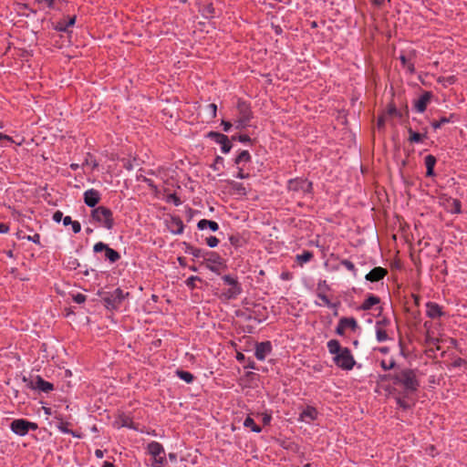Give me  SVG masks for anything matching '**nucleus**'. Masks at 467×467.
Here are the masks:
<instances>
[{
	"instance_id": "f257e3e1",
	"label": "nucleus",
	"mask_w": 467,
	"mask_h": 467,
	"mask_svg": "<svg viewBox=\"0 0 467 467\" xmlns=\"http://www.w3.org/2000/svg\"><path fill=\"white\" fill-rule=\"evenodd\" d=\"M383 379L391 381L394 386L400 387L401 393L405 396L415 393L420 387L416 371L408 368H400L392 374L385 375Z\"/></svg>"
},
{
	"instance_id": "f03ea898",
	"label": "nucleus",
	"mask_w": 467,
	"mask_h": 467,
	"mask_svg": "<svg viewBox=\"0 0 467 467\" xmlns=\"http://www.w3.org/2000/svg\"><path fill=\"white\" fill-rule=\"evenodd\" d=\"M327 347L337 368L343 370H351L354 368L356 360L348 348L342 347L337 339H330Z\"/></svg>"
},
{
	"instance_id": "7ed1b4c3",
	"label": "nucleus",
	"mask_w": 467,
	"mask_h": 467,
	"mask_svg": "<svg viewBox=\"0 0 467 467\" xmlns=\"http://www.w3.org/2000/svg\"><path fill=\"white\" fill-rule=\"evenodd\" d=\"M89 221L97 226L107 230H112L115 224L112 211L102 205L91 210Z\"/></svg>"
},
{
	"instance_id": "20e7f679",
	"label": "nucleus",
	"mask_w": 467,
	"mask_h": 467,
	"mask_svg": "<svg viewBox=\"0 0 467 467\" xmlns=\"http://www.w3.org/2000/svg\"><path fill=\"white\" fill-rule=\"evenodd\" d=\"M223 285L228 288L223 290L220 297L223 300H233L238 297L243 292L242 285L234 275H223L221 277Z\"/></svg>"
},
{
	"instance_id": "39448f33",
	"label": "nucleus",
	"mask_w": 467,
	"mask_h": 467,
	"mask_svg": "<svg viewBox=\"0 0 467 467\" xmlns=\"http://www.w3.org/2000/svg\"><path fill=\"white\" fill-rule=\"evenodd\" d=\"M238 116L235 120L236 129L242 130L250 126V122L254 118V113L251 109L250 103L245 100L238 99L237 101Z\"/></svg>"
},
{
	"instance_id": "423d86ee",
	"label": "nucleus",
	"mask_w": 467,
	"mask_h": 467,
	"mask_svg": "<svg viewBox=\"0 0 467 467\" xmlns=\"http://www.w3.org/2000/svg\"><path fill=\"white\" fill-rule=\"evenodd\" d=\"M104 306L109 310H117L125 298V295L120 288H116L112 292L99 293Z\"/></svg>"
},
{
	"instance_id": "0eeeda50",
	"label": "nucleus",
	"mask_w": 467,
	"mask_h": 467,
	"mask_svg": "<svg viewBox=\"0 0 467 467\" xmlns=\"http://www.w3.org/2000/svg\"><path fill=\"white\" fill-rule=\"evenodd\" d=\"M147 452L152 457L151 467H163L166 458L162 444L155 441L149 442Z\"/></svg>"
},
{
	"instance_id": "6e6552de",
	"label": "nucleus",
	"mask_w": 467,
	"mask_h": 467,
	"mask_svg": "<svg viewBox=\"0 0 467 467\" xmlns=\"http://www.w3.org/2000/svg\"><path fill=\"white\" fill-rule=\"evenodd\" d=\"M287 190L294 193L306 195L312 193L313 183L307 179L297 177L288 181Z\"/></svg>"
},
{
	"instance_id": "1a4fd4ad",
	"label": "nucleus",
	"mask_w": 467,
	"mask_h": 467,
	"mask_svg": "<svg viewBox=\"0 0 467 467\" xmlns=\"http://www.w3.org/2000/svg\"><path fill=\"white\" fill-rule=\"evenodd\" d=\"M10 429L16 435L25 436L29 431H36L38 425L36 422H31L25 419H17L11 422Z\"/></svg>"
},
{
	"instance_id": "9d476101",
	"label": "nucleus",
	"mask_w": 467,
	"mask_h": 467,
	"mask_svg": "<svg viewBox=\"0 0 467 467\" xmlns=\"http://www.w3.org/2000/svg\"><path fill=\"white\" fill-rule=\"evenodd\" d=\"M22 380L26 383V387L31 389H38L42 392L48 393L54 389V385L42 377L36 376V381L27 379L26 376L23 377Z\"/></svg>"
},
{
	"instance_id": "9b49d317",
	"label": "nucleus",
	"mask_w": 467,
	"mask_h": 467,
	"mask_svg": "<svg viewBox=\"0 0 467 467\" xmlns=\"http://www.w3.org/2000/svg\"><path fill=\"white\" fill-rule=\"evenodd\" d=\"M93 251L94 253L105 252V259L110 264H114L120 259V254L103 242L96 243L93 246Z\"/></svg>"
},
{
	"instance_id": "f8f14e48",
	"label": "nucleus",
	"mask_w": 467,
	"mask_h": 467,
	"mask_svg": "<svg viewBox=\"0 0 467 467\" xmlns=\"http://www.w3.org/2000/svg\"><path fill=\"white\" fill-rule=\"evenodd\" d=\"M206 262V267L213 273L220 274L217 265L223 264V258L215 252L207 251L202 257Z\"/></svg>"
},
{
	"instance_id": "ddd939ff",
	"label": "nucleus",
	"mask_w": 467,
	"mask_h": 467,
	"mask_svg": "<svg viewBox=\"0 0 467 467\" xmlns=\"http://www.w3.org/2000/svg\"><path fill=\"white\" fill-rule=\"evenodd\" d=\"M358 324L354 317H341L336 327V334L338 336H344L345 330L349 328L352 331H356L358 328Z\"/></svg>"
},
{
	"instance_id": "4468645a",
	"label": "nucleus",
	"mask_w": 467,
	"mask_h": 467,
	"mask_svg": "<svg viewBox=\"0 0 467 467\" xmlns=\"http://www.w3.org/2000/svg\"><path fill=\"white\" fill-rule=\"evenodd\" d=\"M101 194L96 189L87 190L83 194V200L87 206L90 208H97V204L100 202Z\"/></svg>"
},
{
	"instance_id": "2eb2a0df",
	"label": "nucleus",
	"mask_w": 467,
	"mask_h": 467,
	"mask_svg": "<svg viewBox=\"0 0 467 467\" xmlns=\"http://www.w3.org/2000/svg\"><path fill=\"white\" fill-rule=\"evenodd\" d=\"M272 344L270 341H264L255 344L254 356L258 360H265L272 352Z\"/></svg>"
},
{
	"instance_id": "dca6fc26",
	"label": "nucleus",
	"mask_w": 467,
	"mask_h": 467,
	"mask_svg": "<svg viewBox=\"0 0 467 467\" xmlns=\"http://www.w3.org/2000/svg\"><path fill=\"white\" fill-rule=\"evenodd\" d=\"M433 95L431 91H424L420 97L414 101V109L419 113H423L428 104L431 102Z\"/></svg>"
},
{
	"instance_id": "f3484780",
	"label": "nucleus",
	"mask_w": 467,
	"mask_h": 467,
	"mask_svg": "<svg viewBox=\"0 0 467 467\" xmlns=\"http://www.w3.org/2000/svg\"><path fill=\"white\" fill-rule=\"evenodd\" d=\"M388 275V270L381 266H377L371 269L365 276L367 281L371 283L382 280Z\"/></svg>"
},
{
	"instance_id": "a211bd4d",
	"label": "nucleus",
	"mask_w": 467,
	"mask_h": 467,
	"mask_svg": "<svg viewBox=\"0 0 467 467\" xmlns=\"http://www.w3.org/2000/svg\"><path fill=\"white\" fill-rule=\"evenodd\" d=\"M66 0H36L35 4L38 5V9L42 10L49 8L53 10H60Z\"/></svg>"
},
{
	"instance_id": "6ab92c4d",
	"label": "nucleus",
	"mask_w": 467,
	"mask_h": 467,
	"mask_svg": "<svg viewBox=\"0 0 467 467\" xmlns=\"http://www.w3.org/2000/svg\"><path fill=\"white\" fill-rule=\"evenodd\" d=\"M426 313L430 318H439L444 316L441 306L435 302H428L426 304Z\"/></svg>"
},
{
	"instance_id": "aec40b11",
	"label": "nucleus",
	"mask_w": 467,
	"mask_h": 467,
	"mask_svg": "<svg viewBox=\"0 0 467 467\" xmlns=\"http://www.w3.org/2000/svg\"><path fill=\"white\" fill-rule=\"evenodd\" d=\"M458 116L455 113H451L449 116L441 117L439 119H434L431 122V127L436 130L441 129L443 125L457 121Z\"/></svg>"
},
{
	"instance_id": "412c9836",
	"label": "nucleus",
	"mask_w": 467,
	"mask_h": 467,
	"mask_svg": "<svg viewBox=\"0 0 467 467\" xmlns=\"http://www.w3.org/2000/svg\"><path fill=\"white\" fill-rule=\"evenodd\" d=\"M322 286H324L326 289H329L325 280L322 283H319L317 286V297L320 298L324 305L327 306L330 308H337L339 302L332 303L329 298L323 292H321Z\"/></svg>"
},
{
	"instance_id": "4be33fe9",
	"label": "nucleus",
	"mask_w": 467,
	"mask_h": 467,
	"mask_svg": "<svg viewBox=\"0 0 467 467\" xmlns=\"http://www.w3.org/2000/svg\"><path fill=\"white\" fill-rule=\"evenodd\" d=\"M317 410L313 406H306V408L300 413L299 420L310 422L317 418Z\"/></svg>"
},
{
	"instance_id": "5701e85b",
	"label": "nucleus",
	"mask_w": 467,
	"mask_h": 467,
	"mask_svg": "<svg viewBox=\"0 0 467 467\" xmlns=\"http://www.w3.org/2000/svg\"><path fill=\"white\" fill-rule=\"evenodd\" d=\"M437 159L435 156L429 154L424 158V164L426 166V176L433 177L435 175L434 167L436 165Z\"/></svg>"
},
{
	"instance_id": "b1692460",
	"label": "nucleus",
	"mask_w": 467,
	"mask_h": 467,
	"mask_svg": "<svg viewBox=\"0 0 467 467\" xmlns=\"http://www.w3.org/2000/svg\"><path fill=\"white\" fill-rule=\"evenodd\" d=\"M408 132L410 134V137H409V141L410 143H420L422 142L425 139H427V129L425 128L424 129V132L423 133H419V132H416L414 131L410 127L408 128Z\"/></svg>"
},
{
	"instance_id": "393cba45",
	"label": "nucleus",
	"mask_w": 467,
	"mask_h": 467,
	"mask_svg": "<svg viewBox=\"0 0 467 467\" xmlns=\"http://www.w3.org/2000/svg\"><path fill=\"white\" fill-rule=\"evenodd\" d=\"M197 227L199 230L210 229L212 232L219 230V224L215 221L202 219L198 222Z\"/></svg>"
},
{
	"instance_id": "a878e982",
	"label": "nucleus",
	"mask_w": 467,
	"mask_h": 467,
	"mask_svg": "<svg viewBox=\"0 0 467 467\" xmlns=\"http://www.w3.org/2000/svg\"><path fill=\"white\" fill-rule=\"evenodd\" d=\"M184 224L180 217H172L171 220L170 229L175 234H181L183 232Z\"/></svg>"
},
{
	"instance_id": "bb28decb",
	"label": "nucleus",
	"mask_w": 467,
	"mask_h": 467,
	"mask_svg": "<svg viewBox=\"0 0 467 467\" xmlns=\"http://www.w3.org/2000/svg\"><path fill=\"white\" fill-rule=\"evenodd\" d=\"M380 303V298L375 295H369L360 306V309L367 311L370 310L374 306Z\"/></svg>"
},
{
	"instance_id": "cd10ccee",
	"label": "nucleus",
	"mask_w": 467,
	"mask_h": 467,
	"mask_svg": "<svg viewBox=\"0 0 467 467\" xmlns=\"http://www.w3.org/2000/svg\"><path fill=\"white\" fill-rule=\"evenodd\" d=\"M447 211L451 213L458 214L462 213V202L458 199L448 200Z\"/></svg>"
},
{
	"instance_id": "c85d7f7f",
	"label": "nucleus",
	"mask_w": 467,
	"mask_h": 467,
	"mask_svg": "<svg viewBox=\"0 0 467 467\" xmlns=\"http://www.w3.org/2000/svg\"><path fill=\"white\" fill-rule=\"evenodd\" d=\"M376 338L379 342H384L389 338L387 331L382 327V321L376 322Z\"/></svg>"
},
{
	"instance_id": "c756f323",
	"label": "nucleus",
	"mask_w": 467,
	"mask_h": 467,
	"mask_svg": "<svg viewBox=\"0 0 467 467\" xmlns=\"http://www.w3.org/2000/svg\"><path fill=\"white\" fill-rule=\"evenodd\" d=\"M185 253L190 254L196 258H202L203 256H205V253L207 252L206 250L194 247L190 244L185 243Z\"/></svg>"
},
{
	"instance_id": "7c9ffc66",
	"label": "nucleus",
	"mask_w": 467,
	"mask_h": 467,
	"mask_svg": "<svg viewBox=\"0 0 467 467\" xmlns=\"http://www.w3.org/2000/svg\"><path fill=\"white\" fill-rule=\"evenodd\" d=\"M229 242L234 248H241L246 244V240L240 234L230 235Z\"/></svg>"
},
{
	"instance_id": "2f4dec72",
	"label": "nucleus",
	"mask_w": 467,
	"mask_h": 467,
	"mask_svg": "<svg viewBox=\"0 0 467 467\" xmlns=\"http://www.w3.org/2000/svg\"><path fill=\"white\" fill-rule=\"evenodd\" d=\"M252 160V156L248 150H241L234 159V164L239 166L242 163H248Z\"/></svg>"
},
{
	"instance_id": "473e14b6",
	"label": "nucleus",
	"mask_w": 467,
	"mask_h": 467,
	"mask_svg": "<svg viewBox=\"0 0 467 467\" xmlns=\"http://www.w3.org/2000/svg\"><path fill=\"white\" fill-rule=\"evenodd\" d=\"M118 422L119 423L120 427H126L132 430L137 429L134 425L132 419L130 416L124 414L120 415L119 417Z\"/></svg>"
},
{
	"instance_id": "72a5a7b5",
	"label": "nucleus",
	"mask_w": 467,
	"mask_h": 467,
	"mask_svg": "<svg viewBox=\"0 0 467 467\" xmlns=\"http://www.w3.org/2000/svg\"><path fill=\"white\" fill-rule=\"evenodd\" d=\"M206 137L211 139L212 140L215 141L218 144H220L221 142L225 141V140H227L226 135L217 132V131H209L206 134Z\"/></svg>"
},
{
	"instance_id": "f704fd0d",
	"label": "nucleus",
	"mask_w": 467,
	"mask_h": 467,
	"mask_svg": "<svg viewBox=\"0 0 467 467\" xmlns=\"http://www.w3.org/2000/svg\"><path fill=\"white\" fill-rule=\"evenodd\" d=\"M175 373L181 379H182L186 383H192L194 380L193 374H192L189 371L177 369Z\"/></svg>"
},
{
	"instance_id": "c9c22d12",
	"label": "nucleus",
	"mask_w": 467,
	"mask_h": 467,
	"mask_svg": "<svg viewBox=\"0 0 467 467\" xmlns=\"http://www.w3.org/2000/svg\"><path fill=\"white\" fill-rule=\"evenodd\" d=\"M244 426L245 428H249L252 431L254 432H256V433H259L262 431V429L260 426H258L254 419H252L251 417H247L244 421Z\"/></svg>"
},
{
	"instance_id": "e433bc0d",
	"label": "nucleus",
	"mask_w": 467,
	"mask_h": 467,
	"mask_svg": "<svg viewBox=\"0 0 467 467\" xmlns=\"http://www.w3.org/2000/svg\"><path fill=\"white\" fill-rule=\"evenodd\" d=\"M407 397L408 396H405L404 394L400 392V394L395 398L397 405L405 410L410 408V404L405 400V398Z\"/></svg>"
},
{
	"instance_id": "4c0bfd02",
	"label": "nucleus",
	"mask_w": 467,
	"mask_h": 467,
	"mask_svg": "<svg viewBox=\"0 0 467 467\" xmlns=\"http://www.w3.org/2000/svg\"><path fill=\"white\" fill-rule=\"evenodd\" d=\"M313 258V253L310 251H304L301 254L296 255V261L303 265L309 262Z\"/></svg>"
},
{
	"instance_id": "58836bf2",
	"label": "nucleus",
	"mask_w": 467,
	"mask_h": 467,
	"mask_svg": "<svg viewBox=\"0 0 467 467\" xmlns=\"http://www.w3.org/2000/svg\"><path fill=\"white\" fill-rule=\"evenodd\" d=\"M230 185L236 193L240 195H246V189L243 183L232 181Z\"/></svg>"
},
{
	"instance_id": "ea45409f",
	"label": "nucleus",
	"mask_w": 467,
	"mask_h": 467,
	"mask_svg": "<svg viewBox=\"0 0 467 467\" xmlns=\"http://www.w3.org/2000/svg\"><path fill=\"white\" fill-rule=\"evenodd\" d=\"M380 367L383 370L388 371V370L395 368L397 367V363L393 358H391L389 360L382 359L380 361Z\"/></svg>"
},
{
	"instance_id": "a19ab883",
	"label": "nucleus",
	"mask_w": 467,
	"mask_h": 467,
	"mask_svg": "<svg viewBox=\"0 0 467 467\" xmlns=\"http://www.w3.org/2000/svg\"><path fill=\"white\" fill-rule=\"evenodd\" d=\"M457 78L455 76L439 77L437 79L438 83L442 84L444 87L447 85H452L456 82Z\"/></svg>"
},
{
	"instance_id": "79ce46f5",
	"label": "nucleus",
	"mask_w": 467,
	"mask_h": 467,
	"mask_svg": "<svg viewBox=\"0 0 467 467\" xmlns=\"http://www.w3.org/2000/svg\"><path fill=\"white\" fill-rule=\"evenodd\" d=\"M340 265L345 266L348 271H350L354 276H357L358 270L351 261L348 259H343L341 260Z\"/></svg>"
},
{
	"instance_id": "37998d69",
	"label": "nucleus",
	"mask_w": 467,
	"mask_h": 467,
	"mask_svg": "<svg viewBox=\"0 0 467 467\" xmlns=\"http://www.w3.org/2000/svg\"><path fill=\"white\" fill-rule=\"evenodd\" d=\"M53 28L57 32H68L66 20H60L53 24Z\"/></svg>"
},
{
	"instance_id": "c03bdc74",
	"label": "nucleus",
	"mask_w": 467,
	"mask_h": 467,
	"mask_svg": "<svg viewBox=\"0 0 467 467\" xmlns=\"http://www.w3.org/2000/svg\"><path fill=\"white\" fill-rule=\"evenodd\" d=\"M224 159L221 156H216L214 159L213 163L211 165V168L215 171H219L221 168L223 166Z\"/></svg>"
},
{
	"instance_id": "a18cd8bd",
	"label": "nucleus",
	"mask_w": 467,
	"mask_h": 467,
	"mask_svg": "<svg viewBox=\"0 0 467 467\" xmlns=\"http://www.w3.org/2000/svg\"><path fill=\"white\" fill-rule=\"evenodd\" d=\"M84 164L90 165L92 170H95L99 167V162L97 161L96 158L90 153H88Z\"/></svg>"
},
{
	"instance_id": "49530a36",
	"label": "nucleus",
	"mask_w": 467,
	"mask_h": 467,
	"mask_svg": "<svg viewBox=\"0 0 467 467\" xmlns=\"http://www.w3.org/2000/svg\"><path fill=\"white\" fill-rule=\"evenodd\" d=\"M196 281H201V278L196 275H192L186 279L185 284L188 288H190L191 290H193L196 287V285H195Z\"/></svg>"
},
{
	"instance_id": "de8ad7c7",
	"label": "nucleus",
	"mask_w": 467,
	"mask_h": 467,
	"mask_svg": "<svg viewBox=\"0 0 467 467\" xmlns=\"http://www.w3.org/2000/svg\"><path fill=\"white\" fill-rule=\"evenodd\" d=\"M396 118L400 119V120L406 119L409 118V108L406 105L403 110L397 109V113L395 114Z\"/></svg>"
},
{
	"instance_id": "09e8293b",
	"label": "nucleus",
	"mask_w": 467,
	"mask_h": 467,
	"mask_svg": "<svg viewBox=\"0 0 467 467\" xmlns=\"http://www.w3.org/2000/svg\"><path fill=\"white\" fill-rule=\"evenodd\" d=\"M80 266V264L77 258L69 257L67 262V267L71 270H75Z\"/></svg>"
},
{
	"instance_id": "8fccbe9b",
	"label": "nucleus",
	"mask_w": 467,
	"mask_h": 467,
	"mask_svg": "<svg viewBox=\"0 0 467 467\" xmlns=\"http://www.w3.org/2000/svg\"><path fill=\"white\" fill-rule=\"evenodd\" d=\"M167 202H172L175 206H179L182 204V201L180 197L176 193H171L167 196Z\"/></svg>"
},
{
	"instance_id": "3c124183",
	"label": "nucleus",
	"mask_w": 467,
	"mask_h": 467,
	"mask_svg": "<svg viewBox=\"0 0 467 467\" xmlns=\"http://www.w3.org/2000/svg\"><path fill=\"white\" fill-rule=\"evenodd\" d=\"M220 145H221L222 152L224 154L230 152V150L233 147L228 137H227V140H225V141L221 142Z\"/></svg>"
},
{
	"instance_id": "603ef678",
	"label": "nucleus",
	"mask_w": 467,
	"mask_h": 467,
	"mask_svg": "<svg viewBox=\"0 0 467 467\" xmlns=\"http://www.w3.org/2000/svg\"><path fill=\"white\" fill-rule=\"evenodd\" d=\"M232 140H238L242 143L251 142L252 140L247 134H241L238 136H233Z\"/></svg>"
},
{
	"instance_id": "864d4df0",
	"label": "nucleus",
	"mask_w": 467,
	"mask_h": 467,
	"mask_svg": "<svg viewBox=\"0 0 467 467\" xmlns=\"http://www.w3.org/2000/svg\"><path fill=\"white\" fill-rule=\"evenodd\" d=\"M219 239L215 236H209L206 238V244L209 247L213 248L219 244Z\"/></svg>"
},
{
	"instance_id": "5fc2aeb1",
	"label": "nucleus",
	"mask_w": 467,
	"mask_h": 467,
	"mask_svg": "<svg viewBox=\"0 0 467 467\" xmlns=\"http://www.w3.org/2000/svg\"><path fill=\"white\" fill-rule=\"evenodd\" d=\"M87 300V296L84 294L78 293L73 296V301L77 304H82Z\"/></svg>"
},
{
	"instance_id": "6e6d98bb",
	"label": "nucleus",
	"mask_w": 467,
	"mask_h": 467,
	"mask_svg": "<svg viewBox=\"0 0 467 467\" xmlns=\"http://www.w3.org/2000/svg\"><path fill=\"white\" fill-rule=\"evenodd\" d=\"M397 107L394 103H389L387 108V114L390 117H394L397 113Z\"/></svg>"
},
{
	"instance_id": "4d7b16f0",
	"label": "nucleus",
	"mask_w": 467,
	"mask_h": 467,
	"mask_svg": "<svg viewBox=\"0 0 467 467\" xmlns=\"http://www.w3.org/2000/svg\"><path fill=\"white\" fill-rule=\"evenodd\" d=\"M237 168H238V172H237V175H236L237 178H239V179H247V178L250 177V174L248 172H244L243 167L237 166Z\"/></svg>"
},
{
	"instance_id": "13d9d810",
	"label": "nucleus",
	"mask_w": 467,
	"mask_h": 467,
	"mask_svg": "<svg viewBox=\"0 0 467 467\" xmlns=\"http://www.w3.org/2000/svg\"><path fill=\"white\" fill-rule=\"evenodd\" d=\"M28 241H32L33 243L40 245V234H35L34 235H28L26 237Z\"/></svg>"
},
{
	"instance_id": "bf43d9fd",
	"label": "nucleus",
	"mask_w": 467,
	"mask_h": 467,
	"mask_svg": "<svg viewBox=\"0 0 467 467\" xmlns=\"http://www.w3.org/2000/svg\"><path fill=\"white\" fill-rule=\"evenodd\" d=\"M70 225L74 234H78L81 231V224L78 221H73Z\"/></svg>"
},
{
	"instance_id": "052dcab7",
	"label": "nucleus",
	"mask_w": 467,
	"mask_h": 467,
	"mask_svg": "<svg viewBox=\"0 0 467 467\" xmlns=\"http://www.w3.org/2000/svg\"><path fill=\"white\" fill-rule=\"evenodd\" d=\"M280 278L285 281L291 280L293 278V274L289 271L282 272L280 275Z\"/></svg>"
},
{
	"instance_id": "680f3d73",
	"label": "nucleus",
	"mask_w": 467,
	"mask_h": 467,
	"mask_svg": "<svg viewBox=\"0 0 467 467\" xmlns=\"http://www.w3.org/2000/svg\"><path fill=\"white\" fill-rule=\"evenodd\" d=\"M52 218L56 223H60L63 219V213L61 211H57L53 213Z\"/></svg>"
},
{
	"instance_id": "e2e57ef3",
	"label": "nucleus",
	"mask_w": 467,
	"mask_h": 467,
	"mask_svg": "<svg viewBox=\"0 0 467 467\" xmlns=\"http://www.w3.org/2000/svg\"><path fill=\"white\" fill-rule=\"evenodd\" d=\"M271 27L274 30L275 35L280 36L283 34V28L280 25H275L272 23Z\"/></svg>"
},
{
	"instance_id": "0e129e2a",
	"label": "nucleus",
	"mask_w": 467,
	"mask_h": 467,
	"mask_svg": "<svg viewBox=\"0 0 467 467\" xmlns=\"http://www.w3.org/2000/svg\"><path fill=\"white\" fill-rule=\"evenodd\" d=\"M466 363V360L462 358H457L453 362H452V366L454 368H459L461 366H462L463 364Z\"/></svg>"
},
{
	"instance_id": "69168bd1",
	"label": "nucleus",
	"mask_w": 467,
	"mask_h": 467,
	"mask_svg": "<svg viewBox=\"0 0 467 467\" xmlns=\"http://www.w3.org/2000/svg\"><path fill=\"white\" fill-rule=\"evenodd\" d=\"M221 124L223 126V131H225V132H228L231 130L232 126H233L230 121H226V120H222Z\"/></svg>"
},
{
	"instance_id": "338daca9",
	"label": "nucleus",
	"mask_w": 467,
	"mask_h": 467,
	"mask_svg": "<svg viewBox=\"0 0 467 467\" xmlns=\"http://www.w3.org/2000/svg\"><path fill=\"white\" fill-rule=\"evenodd\" d=\"M405 67H407V70L410 74H414L415 73V66H414V63L412 62H409Z\"/></svg>"
},
{
	"instance_id": "774afa93",
	"label": "nucleus",
	"mask_w": 467,
	"mask_h": 467,
	"mask_svg": "<svg viewBox=\"0 0 467 467\" xmlns=\"http://www.w3.org/2000/svg\"><path fill=\"white\" fill-rule=\"evenodd\" d=\"M272 420V417L270 414H264L262 421L265 426L270 424V421Z\"/></svg>"
}]
</instances>
